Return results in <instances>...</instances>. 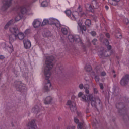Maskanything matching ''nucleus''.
<instances>
[{
	"mask_svg": "<svg viewBox=\"0 0 129 129\" xmlns=\"http://www.w3.org/2000/svg\"><path fill=\"white\" fill-rule=\"evenodd\" d=\"M53 60H54V57L48 56L46 59L45 64L44 65V75L46 80L44 82V89L46 91L49 90L51 86V83L48 79L51 77V70L53 68V62H52Z\"/></svg>",
	"mask_w": 129,
	"mask_h": 129,
	"instance_id": "f257e3e1",
	"label": "nucleus"
},
{
	"mask_svg": "<svg viewBox=\"0 0 129 129\" xmlns=\"http://www.w3.org/2000/svg\"><path fill=\"white\" fill-rule=\"evenodd\" d=\"M9 32L12 34L9 36V45L6 46V48L9 53H12L14 51V48L13 45L11 43H13L14 41H16V39H19V40H24L25 38V34L22 32H19V29L17 27H11L9 28Z\"/></svg>",
	"mask_w": 129,
	"mask_h": 129,
	"instance_id": "f03ea898",
	"label": "nucleus"
},
{
	"mask_svg": "<svg viewBox=\"0 0 129 129\" xmlns=\"http://www.w3.org/2000/svg\"><path fill=\"white\" fill-rule=\"evenodd\" d=\"M66 14L69 18L72 19L74 21H76L77 19H79L81 17H82L84 15V13L82 12V8L79 6L77 9V11H73L71 13L70 10H68L65 11Z\"/></svg>",
	"mask_w": 129,
	"mask_h": 129,
	"instance_id": "7ed1b4c3",
	"label": "nucleus"
},
{
	"mask_svg": "<svg viewBox=\"0 0 129 129\" xmlns=\"http://www.w3.org/2000/svg\"><path fill=\"white\" fill-rule=\"evenodd\" d=\"M78 96L80 98H81V100H82V101H91L92 106L95 105L96 101L98 100V99L96 100L95 98L93 97L92 95H89V96H88V97L86 98V96H85V95H84V94H83V92H79Z\"/></svg>",
	"mask_w": 129,
	"mask_h": 129,
	"instance_id": "20e7f679",
	"label": "nucleus"
},
{
	"mask_svg": "<svg viewBox=\"0 0 129 129\" xmlns=\"http://www.w3.org/2000/svg\"><path fill=\"white\" fill-rule=\"evenodd\" d=\"M104 43L105 45H106V46H107V48L108 50L106 51V53L105 54H103V51H99L98 52V55L99 57H100V58H102V57H108V56H109V55H108V53H110L111 52L110 49H111V46L108 45V40H105Z\"/></svg>",
	"mask_w": 129,
	"mask_h": 129,
	"instance_id": "39448f33",
	"label": "nucleus"
},
{
	"mask_svg": "<svg viewBox=\"0 0 129 129\" xmlns=\"http://www.w3.org/2000/svg\"><path fill=\"white\" fill-rule=\"evenodd\" d=\"M20 13H19L18 16H17L15 19L16 22H18V21H20L21 19H22V17H23V15H24L26 13H27V9H26V7L22 6L20 8Z\"/></svg>",
	"mask_w": 129,
	"mask_h": 129,
	"instance_id": "423d86ee",
	"label": "nucleus"
},
{
	"mask_svg": "<svg viewBox=\"0 0 129 129\" xmlns=\"http://www.w3.org/2000/svg\"><path fill=\"white\" fill-rule=\"evenodd\" d=\"M67 105L69 106L72 112H75L77 108L76 104H75L74 100H69L67 102Z\"/></svg>",
	"mask_w": 129,
	"mask_h": 129,
	"instance_id": "0eeeda50",
	"label": "nucleus"
},
{
	"mask_svg": "<svg viewBox=\"0 0 129 129\" xmlns=\"http://www.w3.org/2000/svg\"><path fill=\"white\" fill-rule=\"evenodd\" d=\"M49 24L50 25H55L57 28H59L61 27V24L60 21L58 19L51 17L49 18Z\"/></svg>",
	"mask_w": 129,
	"mask_h": 129,
	"instance_id": "6e6552de",
	"label": "nucleus"
},
{
	"mask_svg": "<svg viewBox=\"0 0 129 129\" xmlns=\"http://www.w3.org/2000/svg\"><path fill=\"white\" fill-rule=\"evenodd\" d=\"M14 86L16 89L20 90V89H25L26 88V85L23 84L21 81H16L14 82Z\"/></svg>",
	"mask_w": 129,
	"mask_h": 129,
	"instance_id": "1a4fd4ad",
	"label": "nucleus"
},
{
	"mask_svg": "<svg viewBox=\"0 0 129 129\" xmlns=\"http://www.w3.org/2000/svg\"><path fill=\"white\" fill-rule=\"evenodd\" d=\"M68 39H69V41H70V42H74V41H76V42H77L78 43H79L80 44H82V41H81V39H80V38H79V36H76V39L74 37V36L73 35H69L68 36Z\"/></svg>",
	"mask_w": 129,
	"mask_h": 129,
	"instance_id": "9d476101",
	"label": "nucleus"
},
{
	"mask_svg": "<svg viewBox=\"0 0 129 129\" xmlns=\"http://www.w3.org/2000/svg\"><path fill=\"white\" fill-rule=\"evenodd\" d=\"M32 26L35 29L39 28L42 26V20L39 19H35L32 23Z\"/></svg>",
	"mask_w": 129,
	"mask_h": 129,
	"instance_id": "9b49d317",
	"label": "nucleus"
},
{
	"mask_svg": "<svg viewBox=\"0 0 129 129\" xmlns=\"http://www.w3.org/2000/svg\"><path fill=\"white\" fill-rule=\"evenodd\" d=\"M24 48L25 49H30L32 46V44L31 43V41L28 39H24L23 41Z\"/></svg>",
	"mask_w": 129,
	"mask_h": 129,
	"instance_id": "f8f14e48",
	"label": "nucleus"
},
{
	"mask_svg": "<svg viewBox=\"0 0 129 129\" xmlns=\"http://www.w3.org/2000/svg\"><path fill=\"white\" fill-rule=\"evenodd\" d=\"M129 82V75H126L124 77H123L122 79L121 80L120 84L124 86L126 85Z\"/></svg>",
	"mask_w": 129,
	"mask_h": 129,
	"instance_id": "ddd939ff",
	"label": "nucleus"
},
{
	"mask_svg": "<svg viewBox=\"0 0 129 129\" xmlns=\"http://www.w3.org/2000/svg\"><path fill=\"white\" fill-rule=\"evenodd\" d=\"M27 129H37V125L35 123V120L30 121L27 125Z\"/></svg>",
	"mask_w": 129,
	"mask_h": 129,
	"instance_id": "4468645a",
	"label": "nucleus"
},
{
	"mask_svg": "<svg viewBox=\"0 0 129 129\" xmlns=\"http://www.w3.org/2000/svg\"><path fill=\"white\" fill-rule=\"evenodd\" d=\"M78 31H81L83 33V31H86V27L82 25V21L78 22Z\"/></svg>",
	"mask_w": 129,
	"mask_h": 129,
	"instance_id": "2eb2a0df",
	"label": "nucleus"
},
{
	"mask_svg": "<svg viewBox=\"0 0 129 129\" xmlns=\"http://www.w3.org/2000/svg\"><path fill=\"white\" fill-rule=\"evenodd\" d=\"M12 0H7V1H4L3 4L4 5L2 7V10H7L8 8L11 6V4H12Z\"/></svg>",
	"mask_w": 129,
	"mask_h": 129,
	"instance_id": "dca6fc26",
	"label": "nucleus"
},
{
	"mask_svg": "<svg viewBox=\"0 0 129 129\" xmlns=\"http://www.w3.org/2000/svg\"><path fill=\"white\" fill-rule=\"evenodd\" d=\"M79 87L80 89H83V88H84V89L85 90V92L86 93H87V94H88V93H89V90L88 89H89V85H85L84 86H83V84H80L79 85Z\"/></svg>",
	"mask_w": 129,
	"mask_h": 129,
	"instance_id": "f3484780",
	"label": "nucleus"
},
{
	"mask_svg": "<svg viewBox=\"0 0 129 129\" xmlns=\"http://www.w3.org/2000/svg\"><path fill=\"white\" fill-rule=\"evenodd\" d=\"M53 100H54V99L52 97L47 96L44 99V104H50V103H52V102H53Z\"/></svg>",
	"mask_w": 129,
	"mask_h": 129,
	"instance_id": "a211bd4d",
	"label": "nucleus"
},
{
	"mask_svg": "<svg viewBox=\"0 0 129 129\" xmlns=\"http://www.w3.org/2000/svg\"><path fill=\"white\" fill-rule=\"evenodd\" d=\"M74 122L78 124V129H81L83 126V123H79V120L77 117H75L74 119Z\"/></svg>",
	"mask_w": 129,
	"mask_h": 129,
	"instance_id": "6ab92c4d",
	"label": "nucleus"
},
{
	"mask_svg": "<svg viewBox=\"0 0 129 129\" xmlns=\"http://www.w3.org/2000/svg\"><path fill=\"white\" fill-rule=\"evenodd\" d=\"M41 7H48L49 0H39Z\"/></svg>",
	"mask_w": 129,
	"mask_h": 129,
	"instance_id": "aec40b11",
	"label": "nucleus"
},
{
	"mask_svg": "<svg viewBox=\"0 0 129 129\" xmlns=\"http://www.w3.org/2000/svg\"><path fill=\"white\" fill-rule=\"evenodd\" d=\"M13 24H14V20H11L5 25L4 29L5 30H8V29H9V27H10L11 25H13Z\"/></svg>",
	"mask_w": 129,
	"mask_h": 129,
	"instance_id": "412c9836",
	"label": "nucleus"
},
{
	"mask_svg": "<svg viewBox=\"0 0 129 129\" xmlns=\"http://www.w3.org/2000/svg\"><path fill=\"white\" fill-rule=\"evenodd\" d=\"M69 28L68 27H62L61 28V32L63 35H67Z\"/></svg>",
	"mask_w": 129,
	"mask_h": 129,
	"instance_id": "4be33fe9",
	"label": "nucleus"
},
{
	"mask_svg": "<svg viewBox=\"0 0 129 129\" xmlns=\"http://www.w3.org/2000/svg\"><path fill=\"white\" fill-rule=\"evenodd\" d=\"M120 0H109V3L111 5L115 6L118 2H120Z\"/></svg>",
	"mask_w": 129,
	"mask_h": 129,
	"instance_id": "5701e85b",
	"label": "nucleus"
},
{
	"mask_svg": "<svg viewBox=\"0 0 129 129\" xmlns=\"http://www.w3.org/2000/svg\"><path fill=\"white\" fill-rule=\"evenodd\" d=\"M47 24H50V20L49 19H44L42 22V25L45 26V25H47Z\"/></svg>",
	"mask_w": 129,
	"mask_h": 129,
	"instance_id": "b1692460",
	"label": "nucleus"
},
{
	"mask_svg": "<svg viewBox=\"0 0 129 129\" xmlns=\"http://www.w3.org/2000/svg\"><path fill=\"white\" fill-rule=\"evenodd\" d=\"M87 10L89 12H93V8L91 7L90 4H87L86 5Z\"/></svg>",
	"mask_w": 129,
	"mask_h": 129,
	"instance_id": "393cba45",
	"label": "nucleus"
},
{
	"mask_svg": "<svg viewBox=\"0 0 129 129\" xmlns=\"http://www.w3.org/2000/svg\"><path fill=\"white\" fill-rule=\"evenodd\" d=\"M85 25L88 27H90L91 26V21L89 19H87L85 21Z\"/></svg>",
	"mask_w": 129,
	"mask_h": 129,
	"instance_id": "a878e982",
	"label": "nucleus"
},
{
	"mask_svg": "<svg viewBox=\"0 0 129 129\" xmlns=\"http://www.w3.org/2000/svg\"><path fill=\"white\" fill-rule=\"evenodd\" d=\"M85 70H86V71H87L88 72H89L90 71H91V66H86L85 67Z\"/></svg>",
	"mask_w": 129,
	"mask_h": 129,
	"instance_id": "bb28decb",
	"label": "nucleus"
},
{
	"mask_svg": "<svg viewBox=\"0 0 129 129\" xmlns=\"http://www.w3.org/2000/svg\"><path fill=\"white\" fill-rule=\"evenodd\" d=\"M31 33V29H27L24 31V34L25 35H29V34Z\"/></svg>",
	"mask_w": 129,
	"mask_h": 129,
	"instance_id": "cd10ccee",
	"label": "nucleus"
},
{
	"mask_svg": "<svg viewBox=\"0 0 129 129\" xmlns=\"http://www.w3.org/2000/svg\"><path fill=\"white\" fill-rule=\"evenodd\" d=\"M116 36L117 38H119V39H121V38L122 37L120 33H117Z\"/></svg>",
	"mask_w": 129,
	"mask_h": 129,
	"instance_id": "c85d7f7f",
	"label": "nucleus"
},
{
	"mask_svg": "<svg viewBox=\"0 0 129 129\" xmlns=\"http://www.w3.org/2000/svg\"><path fill=\"white\" fill-rule=\"evenodd\" d=\"M77 115L78 117H80L81 116H82V114L81 113V112L79 111H77Z\"/></svg>",
	"mask_w": 129,
	"mask_h": 129,
	"instance_id": "c756f323",
	"label": "nucleus"
},
{
	"mask_svg": "<svg viewBox=\"0 0 129 129\" xmlns=\"http://www.w3.org/2000/svg\"><path fill=\"white\" fill-rule=\"evenodd\" d=\"M95 80L96 82H98L99 81V77L98 76H95Z\"/></svg>",
	"mask_w": 129,
	"mask_h": 129,
	"instance_id": "7c9ffc66",
	"label": "nucleus"
},
{
	"mask_svg": "<svg viewBox=\"0 0 129 129\" xmlns=\"http://www.w3.org/2000/svg\"><path fill=\"white\" fill-rule=\"evenodd\" d=\"M97 40L96 39H95L94 40H93L92 41V43L94 45H95V44H96V42H97Z\"/></svg>",
	"mask_w": 129,
	"mask_h": 129,
	"instance_id": "2f4dec72",
	"label": "nucleus"
},
{
	"mask_svg": "<svg viewBox=\"0 0 129 129\" xmlns=\"http://www.w3.org/2000/svg\"><path fill=\"white\" fill-rule=\"evenodd\" d=\"M92 36H95L96 35V33L95 31H93L91 33Z\"/></svg>",
	"mask_w": 129,
	"mask_h": 129,
	"instance_id": "473e14b6",
	"label": "nucleus"
},
{
	"mask_svg": "<svg viewBox=\"0 0 129 129\" xmlns=\"http://www.w3.org/2000/svg\"><path fill=\"white\" fill-rule=\"evenodd\" d=\"M101 75L102 76H105L106 75V73H105V72H102L101 73Z\"/></svg>",
	"mask_w": 129,
	"mask_h": 129,
	"instance_id": "72a5a7b5",
	"label": "nucleus"
},
{
	"mask_svg": "<svg viewBox=\"0 0 129 129\" xmlns=\"http://www.w3.org/2000/svg\"><path fill=\"white\" fill-rule=\"evenodd\" d=\"M94 93H97V92H98V91L97 90V88H94Z\"/></svg>",
	"mask_w": 129,
	"mask_h": 129,
	"instance_id": "f704fd0d",
	"label": "nucleus"
},
{
	"mask_svg": "<svg viewBox=\"0 0 129 129\" xmlns=\"http://www.w3.org/2000/svg\"><path fill=\"white\" fill-rule=\"evenodd\" d=\"M100 87L101 89H103V85L102 83H100Z\"/></svg>",
	"mask_w": 129,
	"mask_h": 129,
	"instance_id": "c9c22d12",
	"label": "nucleus"
},
{
	"mask_svg": "<svg viewBox=\"0 0 129 129\" xmlns=\"http://www.w3.org/2000/svg\"><path fill=\"white\" fill-rule=\"evenodd\" d=\"M126 24H128V19L127 18H126L124 20Z\"/></svg>",
	"mask_w": 129,
	"mask_h": 129,
	"instance_id": "e433bc0d",
	"label": "nucleus"
},
{
	"mask_svg": "<svg viewBox=\"0 0 129 129\" xmlns=\"http://www.w3.org/2000/svg\"><path fill=\"white\" fill-rule=\"evenodd\" d=\"M37 111V109L36 108H32V111L35 112V111Z\"/></svg>",
	"mask_w": 129,
	"mask_h": 129,
	"instance_id": "4c0bfd02",
	"label": "nucleus"
},
{
	"mask_svg": "<svg viewBox=\"0 0 129 129\" xmlns=\"http://www.w3.org/2000/svg\"><path fill=\"white\" fill-rule=\"evenodd\" d=\"M70 128H71V127H69L67 129H70ZM75 126H73L72 128V129H75Z\"/></svg>",
	"mask_w": 129,
	"mask_h": 129,
	"instance_id": "58836bf2",
	"label": "nucleus"
},
{
	"mask_svg": "<svg viewBox=\"0 0 129 129\" xmlns=\"http://www.w3.org/2000/svg\"><path fill=\"white\" fill-rule=\"evenodd\" d=\"M106 36L107 37V38H109V34L108 33L106 34Z\"/></svg>",
	"mask_w": 129,
	"mask_h": 129,
	"instance_id": "ea45409f",
	"label": "nucleus"
},
{
	"mask_svg": "<svg viewBox=\"0 0 129 129\" xmlns=\"http://www.w3.org/2000/svg\"><path fill=\"white\" fill-rule=\"evenodd\" d=\"M4 57L3 55H0V59H4Z\"/></svg>",
	"mask_w": 129,
	"mask_h": 129,
	"instance_id": "a19ab883",
	"label": "nucleus"
},
{
	"mask_svg": "<svg viewBox=\"0 0 129 129\" xmlns=\"http://www.w3.org/2000/svg\"><path fill=\"white\" fill-rule=\"evenodd\" d=\"M93 8H94V9H97L98 8V7H96V6L93 5Z\"/></svg>",
	"mask_w": 129,
	"mask_h": 129,
	"instance_id": "79ce46f5",
	"label": "nucleus"
},
{
	"mask_svg": "<svg viewBox=\"0 0 129 129\" xmlns=\"http://www.w3.org/2000/svg\"><path fill=\"white\" fill-rule=\"evenodd\" d=\"M105 9H106V10H108V9H109L108 6H105Z\"/></svg>",
	"mask_w": 129,
	"mask_h": 129,
	"instance_id": "37998d69",
	"label": "nucleus"
},
{
	"mask_svg": "<svg viewBox=\"0 0 129 129\" xmlns=\"http://www.w3.org/2000/svg\"><path fill=\"white\" fill-rule=\"evenodd\" d=\"M115 76H116V75H114V77H115Z\"/></svg>",
	"mask_w": 129,
	"mask_h": 129,
	"instance_id": "c03bdc74",
	"label": "nucleus"
},
{
	"mask_svg": "<svg viewBox=\"0 0 129 129\" xmlns=\"http://www.w3.org/2000/svg\"><path fill=\"white\" fill-rule=\"evenodd\" d=\"M113 72L114 73L115 72H114V71H113Z\"/></svg>",
	"mask_w": 129,
	"mask_h": 129,
	"instance_id": "a18cd8bd",
	"label": "nucleus"
}]
</instances>
